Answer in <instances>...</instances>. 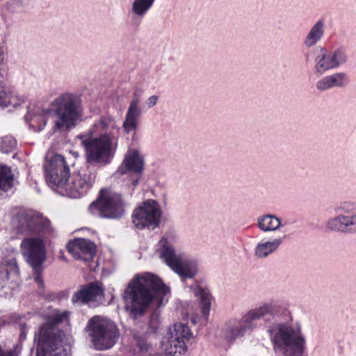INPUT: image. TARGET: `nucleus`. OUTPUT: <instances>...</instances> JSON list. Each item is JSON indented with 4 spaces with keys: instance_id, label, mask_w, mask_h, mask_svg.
<instances>
[{
    "instance_id": "nucleus-1",
    "label": "nucleus",
    "mask_w": 356,
    "mask_h": 356,
    "mask_svg": "<svg viewBox=\"0 0 356 356\" xmlns=\"http://www.w3.org/2000/svg\"><path fill=\"white\" fill-rule=\"evenodd\" d=\"M119 128L111 115L100 116L85 133L76 136L90 163L106 165L111 162L118 147Z\"/></svg>"
},
{
    "instance_id": "nucleus-2",
    "label": "nucleus",
    "mask_w": 356,
    "mask_h": 356,
    "mask_svg": "<svg viewBox=\"0 0 356 356\" xmlns=\"http://www.w3.org/2000/svg\"><path fill=\"white\" fill-rule=\"evenodd\" d=\"M50 108L38 109L29 111L25 118L35 131L44 129L48 117L54 113V131L55 132L67 131L75 127L82 113L81 101L79 96L65 92L54 99L50 104Z\"/></svg>"
},
{
    "instance_id": "nucleus-3",
    "label": "nucleus",
    "mask_w": 356,
    "mask_h": 356,
    "mask_svg": "<svg viewBox=\"0 0 356 356\" xmlns=\"http://www.w3.org/2000/svg\"><path fill=\"white\" fill-rule=\"evenodd\" d=\"M169 293V287L160 278L152 273H144L136 275L129 283L123 298L131 314L141 316L152 302H156V307H161Z\"/></svg>"
},
{
    "instance_id": "nucleus-4",
    "label": "nucleus",
    "mask_w": 356,
    "mask_h": 356,
    "mask_svg": "<svg viewBox=\"0 0 356 356\" xmlns=\"http://www.w3.org/2000/svg\"><path fill=\"white\" fill-rule=\"evenodd\" d=\"M289 320L279 322L267 329L273 350L280 356H303L306 348V337L300 322L293 320L290 313Z\"/></svg>"
},
{
    "instance_id": "nucleus-5",
    "label": "nucleus",
    "mask_w": 356,
    "mask_h": 356,
    "mask_svg": "<svg viewBox=\"0 0 356 356\" xmlns=\"http://www.w3.org/2000/svg\"><path fill=\"white\" fill-rule=\"evenodd\" d=\"M70 312L55 313L51 318L42 325L35 333L37 356H67V350L63 343V332L57 325L66 320Z\"/></svg>"
},
{
    "instance_id": "nucleus-6",
    "label": "nucleus",
    "mask_w": 356,
    "mask_h": 356,
    "mask_svg": "<svg viewBox=\"0 0 356 356\" xmlns=\"http://www.w3.org/2000/svg\"><path fill=\"white\" fill-rule=\"evenodd\" d=\"M280 307L277 302L269 301L262 303L257 307L250 309L244 314L240 320L230 321L223 328V337L232 341L236 338L243 337L247 332H251L258 327L261 319L265 322L270 321L268 316L274 318L278 315Z\"/></svg>"
},
{
    "instance_id": "nucleus-7",
    "label": "nucleus",
    "mask_w": 356,
    "mask_h": 356,
    "mask_svg": "<svg viewBox=\"0 0 356 356\" xmlns=\"http://www.w3.org/2000/svg\"><path fill=\"white\" fill-rule=\"evenodd\" d=\"M85 331L93 348L101 351L111 348L120 337V330L115 323L101 316H94L90 318Z\"/></svg>"
},
{
    "instance_id": "nucleus-8",
    "label": "nucleus",
    "mask_w": 356,
    "mask_h": 356,
    "mask_svg": "<svg viewBox=\"0 0 356 356\" xmlns=\"http://www.w3.org/2000/svg\"><path fill=\"white\" fill-rule=\"evenodd\" d=\"M158 252L163 261L182 279H192L198 272L197 261L184 253L175 252L172 243L165 236L159 242Z\"/></svg>"
},
{
    "instance_id": "nucleus-9",
    "label": "nucleus",
    "mask_w": 356,
    "mask_h": 356,
    "mask_svg": "<svg viewBox=\"0 0 356 356\" xmlns=\"http://www.w3.org/2000/svg\"><path fill=\"white\" fill-rule=\"evenodd\" d=\"M88 210L93 216L106 219L118 220L125 214L121 195L106 188L100 190L98 198L89 206Z\"/></svg>"
},
{
    "instance_id": "nucleus-10",
    "label": "nucleus",
    "mask_w": 356,
    "mask_h": 356,
    "mask_svg": "<svg viewBox=\"0 0 356 356\" xmlns=\"http://www.w3.org/2000/svg\"><path fill=\"white\" fill-rule=\"evenodd\" d=\"M20 249L26 262L33 268L34 280L40 287L43 286L42 264L46 259V251L42 240L34 237L25 238L20 244Z\"/></svg>"
},
{
    "instance_id": "nucleus-11",
    "label": "nucleus",
    "mask_w": 356,
    "mask_h": 356,
    "mask_svg": "<svg viewBox=\"0 0 356 356\" xmlns=\"http://www.w3.org/2000/svg\"><path fill=\"white\" fill-rule=\"evenodd\" d=\"M86 165L74 175L70 181H67L64 189L65 195L72 198H78L85 195L93 187L97 175L96 168L104 167L86 161Z\"/></svg>"
},
{
    "instance_id": "nucleus-12",
    "label": "nucleus",
    "mask_w": 356,
    "mask_h": 356,
    "mask_svg": "<svg viewBox=\"0 0 356 356\" xmlns=\"http://www.w3.org/2000/svg\"><path fill=\"white\" fill-rule=\"evenodd\" d=\"M86 165L74 175L70 181H67L64 189L65 195L72 198H78L85 195L93 187L97 175L96 168L104 167L86 161Z\"/></svg>"
},
{
    "instance_id": "nucleus-13",
    "label": "nucleus",
    "mask_w": 356,
    "mask_h": 356,
    "mask_svg": "<svg viewBox=\"0 0 356 356\" xmlns=\"http://www.w3.org/2000/svg\"><path fill=\"white\" fill-rule=\"evenodd\" d=\"M163 211L159 203L154 200L144 201L132 213V222L138 229L154 230L161 223Z\"/></svg>"
},
{
    "instance_id": "nucleus-14",
    "label": "nucleus",
    "mask_w": 356,
    "mask_h": 356,
    "mask_svg": "<svg viewBox=\"0 0 356 356\" xmlns=\"http://www.w3.org/2000/svg\"><path fill=\"white\" fill-rule=\"evenodd\" d=\"M193 337V332L188 326L182 323H177L169 328L163 346L166 355L176 356L187 350L186 343Z\"/></svg>"
},
{
    "instance_id": "nucleus-15",
    "label": "nucleus",
    "mask_w": 356,
    "mask_h": 356,
    "mask_svg": "<svg viewBox=\"0 0 356 356\" xmlns=\"http://www.w3.org/2000/svg\"><path fill=\"white\" fill-rule=\"evenodd\" d=\"M45 179L49 185L65 189L70 177V168L60 154L51 157L44 166Z\"/></svg>"
},
{
    "instance_id": "nucleus-16",
    "label": "nucleus",
    "mask_w": 356,
    "mask_h": 356,
    "mask_svg": "<svg viewBox=\"0 0 356 356\" xmlns=\"http://www.w3.org/2000/svg\"><path fill=\"white\" fill-rule=\"evenodd\" d=\"M104 298V288L102 283L92 282L81 286L80 289L73 294L72 301L74 303L81 302L97 307L102 302Z\"/></svg>"
},
{
    "instance_id": "nucleus-17",
    "label": "nucleus",
    "mask_w": 356,
    "mask_h": 356,
    "mask_svg": "<svg viewBox=\"0 0 356 356\" xmlns=\"http://www.w3.org/2000/svg\"><path fill=\"white\" fill-rule=\"evenodd\" d=\"M19 228L31 234H43L49 231L50 221L38 214H22L19 217Z\"/></svg>"
},
{
    "instance_id": "nucleus-18",
    "label": "nucleus",
    "mask_w": 356,
    "mask_h": 356,
    "mask_svg": "<svg viewBox=\"0 0 356 356\" xmlns=\"http://www.w3.org/2000/svg\"><path fill=\"white\" fill-rule=\"evenodd\" d=\"M140 102V94L135 91L133 93L132 99L129 102L124 120L122 123V128L126 134L136 131L138 127L139 120L143 113Z\"/></svg>"
},
{
    "instance_id": "nucleus-19",
    "label": "nucleus",
    "mask_w": 356,
    "mask_h": 356,
    "mask_svg": "<svg viewBox=\"0 0 356 356\" xmlns=\"http://www.w3.org/2000/svg\"><path fill=\"white\" fill-rule=\"evenodd\" d=\"M68 252L76 259L88 261L92 259L96 254L94 243L88 239L76 238L67 244Z\"/></svg>"
},
{
    "instance_id": "nucleus-20",
    "label": "nucleus",
    "mask_w": 356,
    "mask_h": 356,
    "mask_svg": "<svg viewBox=\"0 0 356 356\" xmlns=\"http://www.w3.org/2000/svg\"><path fill=\"white\" fill-rule=\"evenodd\" d=\"M349 82L348 74L346 72H339L323 77L316 82V87L319 91H325L334 88H345Z\"/></svg>"
},
{
    "instance_id": "nucleus-21",
    "label": "nucleus",
    "mask_w": 356,
    "mask_h": 356,
    "mask_svg": "<svg viewBox=\"0 0 356 356\" xmlns=\"http://www.w3.org/2000/svg\"><path fill=\"white\" fill-rule=\"evenodd\" d=\"M327 227L332 231L341 232L345 233L356 232V215L339 216L329 219L326 224Z\"/></svg>"
},
{
    "instance_id": "nucleus-22",
    "label": "nucleus",
    "mask_w": 356,
    "mask_h": 356,
    "mask_svg": "<svg viewBox=\"0 0 356 356\" xmlns=\"http://www.w3.org/2000/svg\"><path fill=\"white\" fill-rule=\"evenodd\" d=\"M325 33V21L321 18L310 27L303 40L306 48H312L320 42Z\"/></svg>"
},
{
    "instance_id": "nucleus-23",
    "label": "nucleus",
    "mask_w": 356,
    "mask_h": 356,
    "mask_svg": "<svg viewBox=\"0 0 356 356\" xmlns=\"http://www.w3.org/2000/svg\"><path fill=\"white\" fill-rule=\"evenodd\" d=\"M336 66L333 60L330 50L328 51L325 47H321L319 53L314 59V70L316 73L323 74L326 72L335 70Z\"/></svg>"
},
{
    "instance_id": "nucleus-24",
    "label": "nucleus",
    "mask_w": 356,
    "mask_h": 356,
    "mask_svg": "<svg viewBox=\"0 0 356 356\" xmlns=\"http://www.w3.org/2000/svg\"><path fill=\"white\" fill-rule=\"evenodd\" d=\"M122 164L127 171L140 175L144 169V159L138 150H132L126 154Z\"/></svg>"
},
{
    "instance_id": "nucleus-25",
    "label": "nucleus",
    "mask_w": 356,
    "mask_h": 356,
    "mask_svg": "<svg viewBox=\"0 0 356 356\" xmlns=\"http://www.w3.org/2000/svg\"><path fill=\"white\" fill-rule=\"evenodd\" d=\"M283 241V238H276L272 241L260 242L254 248V255L259 259H264L276 252Z\"/></svg>"
},
{
    "instance_id": "nucleus-26",
    "label": "nucleus",
    "mask_w": 356,
    "mask_h": 356,
    "mask_svg": "<svg viewBox=\"0 0 356 356\" xmlns=\"http://www.w3.org/2000/svg\"><path fill=\"white\" fill-rule=\"evenodd\" d=\"M257 226L264 232L278 230L281 226V219L273 214H265L257 218Z\"/></svg>"
},
{
    "instance_id": "nucleus-27",
    "label": "nucleus",
    "mask_w": 356,
    "mask_h": 356,
    "mask_svg": "<svg viewBox=\"0 0 356 356\" xmlns=\"http://www.w3.org/2000/svg\"><path fill=\"white\" fill-rule=\"evenodd\" d=\"M2 77H0V106L7 107L12 106L15 108L21 105L24 102L23 97L14 94L8 95L3 86Z\"/></svg>"
},
{
    "instance_id": "nucleus-28",
    "label": "nucleus",
    "mask_w": 356,
    "mask_h": 356,
    "mask_svg": "<svg viewBox=\"0 0 356 356\" xmlns=\"http://www.w3.org/2000/svg\"><path fill=\"white\" fill-rule=\"evenodd\" d=\"M195 293L200 299L202 315L207 318L211 309V294L207 289L200 286L197 287Z\"/></svg>"
},
{
    "instance_id": "nucleus-29",
    "label": "nucleus",
    "mask_w": 356,
    "mask_h": 356,
    "mask_svg": "<svg viewBox=\"0 0 356 356\" xmlns=\"http://www.w3.org/2000/svg\"><path fill=\"white\" fill-rule=\"evenodd\" d=\"M330 51L337 69L348 64L349 55L346 47L342 46L338 47L331 49Z\"/></svg>"
},
{
    "instance_id": "nucleus-30",
    "label": "nucleus",
    "mask_w": 356,
    "mask_h": 356,
    "mask_svg": "<svg viewBox=\"0 0 356 356\" xmlns=\"http://www.w3.org/2000/svg\"><path fill=\"white\" fill-rule=\"evenodd\" d=\"M155 0H134L131 4V12L138 17H143L152 8Z\"/></svg>"
},
{
    "instance_id": "nucleus-31",
    "label": "nucleus",
    "mask_w": 356,
    "mask_h": 356,
    "mask_svg": "<svg viewBox=\"0 0 356 356\" xmlns=\"http://www.w3.org/2000/svg\"><path fill=\"white\" fill-rule=\"evenodd\" d=\"M13 175L10 168L0 165V189L7 191L13 186Z\"/></svg>"
},
{
    "instance_id": "nucleus-32",
    "label": "nucleus",
    "mask_w": 356,
    "mask_h": 356,
    "mask_svg": "<svg viewBox=\"0 0 356 356\" xmlns=\"http://www.w3.org/2000/svg\"><path fill=\"white\" fill-rule=\"evenodd\" d=\"M19 271L15 259H11L7 262L6 268L1 271V278L8 280L10 275H18Z\"/></svg>"
},
{
    "instance_id": "nucleus-33",
    "label": "nucleus",
    "mask_w": 356,
    "mask_h": 356,
    "mask_svg": "<svg viewBox=\"0 0 356 356\" xmlns=\"http://www.w3.org/2000/svg\"><path fill=\"white\" fill-rule=\"evenodd\" d=\"M17 147V140L11 136H6L0 140V151L5 154L13 152Z\"/></svg>"
},
{
    "instance_id": "nucleus-34",
    "label": "nucleus",
    "mask_w": 356,
    "mask_h": 356,
    "mask_svg": "<svg viewBox=\"0 0 356 356\" xmlns=\"http://www.w3.org/2000/svg\"><path fill=\"white\" fill-rule=\"evenodd\" d=\"M15 327L20 331L19 334V339L20 341H24L26 339V336L29 330L27 323L24 317L17 316L14 320Z\"/></svg>"
},
{
    "instance_id": "nucleus-35",
    "label": "nucleus",
    "mask_w": 356,
    "mask_h": 356,
    "mask_svg": "<svg viewBox=\"0 0 356 356\" xmlns=\"http://www.w3.org/2000/svg\"><path fill=\"white\" fill-rule=\"evenodd\" d=\"M21 348L17 344L8 347L6 343H0V356H19Z\"/></svg>"
},
{
    "instance_id": "nucleus-36",
    "label": "nucleus",
    "mask_w": 356,
    "mask_h": 356,
    "mask_svg": "<svg viewBox=\"0 0 356 356\" xmlns=\"http://www.w3.org/2000/svg\"><path fill=\"white\" fill-rule=\"evenodd\" d=\"M134 339L136 341V344L141 354L143 355H145L146 353L151 355L152 347L149 343L147 342L144 337L135 335Z\"/></svg>"
},
{
    "instance_id": "nucleus-37",
    "label": "nucleus",
    "mask_w": 356,
    "mask_h": 356,
    "mask_svg": "<svg viewBox=\"0 0 356 356\" xmlns=\"http://www.w3.org/2000/svg\"><path fill=\"white\" fill-rule=\"evenodd\" d=\"M337 210L341 211V214L346 216H355L356 215V202H343L338 207Z\"/></svg>"
},
{
    "instance_id": "nucleus-38",
    "label": "nucleus",
    "mask_w": 356,
    "mask_h": 356,
    "mask_svg": "<svg viewBox=\"0 0 356 356\" xmlns=\"http://www.w3.org/2000/svg\"><path fill=\"white\" fill-rule=\"evenodd\" d=\"M159 101V96L156 95H151L149 97L146 101L145 104L147 108H150L156 106Z\"/></svg>"
},
{
    "instance_id": "nucleus-39",
    "label": "nucleus",
    "mask_w": 356,
    "mask_h": 356,
    "mask_svg": "<svg viewBox=\"0 0 356 356\" xmlns=\"http://www.w3.org/2000/svg\"><path fill=\"white\" fill-rule=\"evenodd\" d=\"M4 59V55L2 49L0 48V65L3 63Z\"/></svg>"
},
{
    "instance_id": "nucleus-40",
    "label": "nucleus",
    "mask_w": 356,
    "mask_h": 356,
    "mask_svg": "<svg viewBox=\"0 0 356 356\" xmlns=\"http://www.w3.org/2000/svg\"><path fill=\"white\" fill-rule=\"evenodd\" d=\"M118 171L121 173V174H124L126 172V170L123 169L122 167H120L118 168Z\"/></svg>"
},
{
    "instance_id": "nucleus-41",
    "label": "nucleus",
    "mask_w": 356,
    "mask_h": 356,
    "mask_svg": "<svg viewBox=\"0 0 356 356\" xmlns=\"http://www.w3.org/2000/svg\"><path fill=\"white\" fill-rule=\"evenodd\" d=\"M138 180H139V179H138V178H137V179H136L135 180H134V181H133V185H134V186H136L138 184Z\"/></svg>"
},
{
    "instance_id": "nucleus-42",
    "label": "nucleus",
    "mask_w": 356,
    "mask_h": 356,
    "mask_svg": "<svg viewBox=\"0 0 356 356\" xmlns=\"http://www.w3.org/2000/svg\"><path fill=\"white\" fill-rule=\"evenodd\" d=\"M0 191H2L1 189H0Z\"/></svg>"
}]
</instances>
